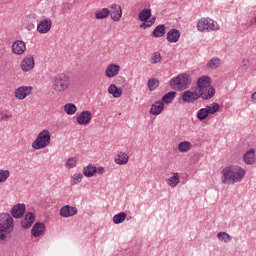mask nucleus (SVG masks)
Returning <instances> with one entry per match:
<instances>
[{"label": "nucleus", "instance_id": "obj_49", "mask_svg": "<svg viewBox=\"0 0 256 256\" xmlns=\"http://www.w3.org/2000/svg\"><path fill=\"white\" fill-rule=\"evenodd\" d=\"M251 100L256 103V91L252 94Z\"/></svg>", "mask_w": 256, "mask_h": 256}, {"label": "nucleus", "instance_id": "obj_12", "mask_svg": "<svg viewBox=\"0 0 256 256\" xmlns=\"http://www.w3.org/2000/svg\"><path fill=\"white\" fill-rule=\"evenodd\" d=\"M79 213L77 207L66 205L60 209V216L64 218L75 217Z\"/></svg>", "mask_w": 256, "mask_h": 256}, {"label": "nucleus", "instance_id": "obj_14", "mask_svg": "<svg viewBox=\"0 0 256 256\" xmlns=\"http://www.w3.org/2000/svg\"><path fill=\"white\" fill-rule=\"evenodd\" d=\"M199 98V91L192 92L191 90H187L182 95V101L184 103H193L194 101H197Z\"/></svg>", "mask_w": 256, "mask_h": 256}, {"label": "nucleus", "instance_id": "obj_7", "mask_svg": "<svg viewBox=\"0 0 256 256\" xmlns=\"http://www.w3.org/2000/svg\"><path fill=\"white\" fill-rule=\"evenodd\" d=\"M35 68V58L31 54H27L20 64V69L24 73H28V71H32Z\"/></svg>", "mask_w": 256, "mask_h": 256}, {"label": "nucleus", "instance_id": "obj_45", "mask_svg": "<svg viewBox=\"0 0 256 256\" xmlns=\"http://www.w3.org/2000/svg\"><path fill=\"white\" fill-rule=\"evenodd\" d=\"M249 60H242V62H241V67H242V69H249Z\"/></svg>", "mask_w": 256, "mask_h": 256}, {"label": "nucleus", "instance_id": "obj_37", "mask_svg": "<svg viewBox=\"0 0 256 256\" xmlns=\"http://www.w3.org/2000/svg\"><path fill=\"white\" fill-rule=\"evenodd\" d=\"M220 66H221V59L219 58H212L207 63L208 69H218V67Z\"/></svg>", "mask_w": 256, "mask_h": 256}, {"label": "nucleus", "instance_id": "obj_26", "mask_svg": "<svg viewBox=\"0 0 256 256\" xmlns=\"http://www.w3.org/2000/svg\"><path fill=\"white\" fill-rule=\"evenodd\" d=\"M138 19L142 23L149 21V19H151V9L145 8V9L141 10L138 14Z\"/></svg>", "mask_w": 256, "mask_h": 256}, {"label": "nucleus", "instance_id": "obj_29", "mask_svg": "<svg viewBox=\"0 0 256 256\" xmlns=\"http://www.w3.org/2000/svg\"><path fill=\"white\" fill-rule=\"evenodd\" d=\"M110 13L111 10H109L108 8H101L95 12V17L96 19H107Z\"/></svg>", "mask_w": 256, "mask_h": 256}, {"label": "nucleus", "instance_id": "obj_42", "mask_svg": "<svg viewBox=\"0 0 256 256\" xmlns=\"http://www.w3.org/2000/svg\"><path fill=\"white\" fill-rule=\"evenodd\" d=\"M65 167H66V169H73L74 167H77V159H75L73 157L69 158L66 161Z\"/></svg>", "mask_w": 256, "mask_h": 256}, {"label": "nucleus", "instance_id": "obj_35", "mask_svg": "<svg viewBox=\"0 0 256 256\" xmlns=\"http://www.w3.org/2000/svg\"><path fill=\"white\" fill-rule=\"evenodd\" d=\"M219 109H221V106L217 102H214V103L206 106L208 115H215V113H217V111H219Z\"/></svg>", "mask_w": 256, "mask_h": 256}, {"label": "nucleus", "instance_id": "obj_32", "mask_svg": "<svg viewBox=\"0 0 256 256\" xmlns=\"http://www.w3.org/2000/svg\"><path fill=\"white\" fill-rule=\"evenodd\" d=\"M176 96V91H170L162 97V103H166V105H169V103H173V99H175Z\"/></svg>", "mask_w": 256, "mask_h": 256}, {"label": "nucleus", "instance_id": "obj_34", "mask_svg": "<svg viewBox=\"0 0 256 256\" xmlns=\"http://www.w3.org/2000/svg\"><path fill=\"white\" fill-rule=\"evenodd\" d=\"M64 111L67 115H75L77 113V106L73 103H67L64 105Z\"/></svg>", "mask_w": 256, "mask_h": 256}, {"label": "nucleus", "instance_id": "obj_28", "mask_svg": "<svg viewBox=\"0 0 256 256\" xmlns=\"http://www.w3.org/2000/svg\"><path fill=\"white\" fill-rule=\"evenodd\" d=\"M179 173H172V176L170 178H168L166 180L167 185H169V187H176L179 185Z\"/></svg>", "mask_w": 256, "mask_h": 256}, {"label": "nucleus", "instance_id": "obj_13", "mask_svg": "<svg viewBox=\"0 0 256 256\" xmlns=\"http://www.w3.org/2000/svg\"><path fill=\"white\" fill-rule=\"evenodd\" d=\"M51 27H53V23L50 19H45L39 22L37 25L38 33L45 34L51 31Z\"/></svg>", "mask_w": 256, "mask_h": 256}, {"label": "nucleus", "instance_id": "obj_5", "mask_svg": "<svg viewBox=\"0 0 256 256\" xmlns=\"http://www.w3.org/2000/svg\"><path fill=\"white\" fill-rule=\"evenodd\" d=\"M191 83V79L187 74H179L177 77L170 80V86L172 89H187Z\"/></svg>", "mask_w": 256, "mask_h": 256}, {"label": "nucleus", "instance_id": "obj_23", "mask_svg": "<svg viewBox=\"0 0 256 256\" xmlns=\"http://www.w3.org/2000/svg\"><path fill=\"white\" fill-rule=\"evenodd\" d=\"M164 109L165 103H163L162 101H156L154 104L151 105L149 113L150 115H161Z\"/></svg>", "mask_w": 256, "mask_h": 256}, {"label": "nucleus", "instance_id": "obj_6", "mask_svg": "<svg viewBox=\"0 0 256 256\" xmlns=\"http://www.w3.org/2000/svg\"><path fill=\"white\" fill-rule=\"evenodd\" d=\"M198 31H219V24L211 18H201L197 23Z\"/></svg>", "mask_w": 256, "mask_h": 256}, {"label": "nucleus", "instance_id": "obj_18", "mask_svg": "<svg viewBox=\"0 0 256 256\" xmlns=\"http://www.w3.org/2000/svg\"><path fill=\"white\" fill-rule=\"evenodd\" d=\"M25 204H16L13 206L11 215L14 219H21L25 215Z\"/></svg>", "mask_w": 256, "mask_h": 256}, {"label": "nucleus", "instance_id": "obj_40", "mask_svg": "<svg viewBox=\"0 0 256 256\" xmlns=\"http://www.w3.org/2000/svg\"><path fill=\"white\" fill-rule=\"evenodd\" d=\"M11 172L9 170L0 169V183H5L9 179Z\"/></svg>", "mask_w": 256, "mask_h": 256}, {"label": "nucleus", "instance_id": "obj_19", "mask_svg": "<svg viewBox=\"0 0 256 256\" xmlns=\"http://www.w3.org/2000/svg\"><path fill=\"white\" fill-rule=\"evenodd\" d=\"M181 37V32L178 29L172 28L167 32V42L168 43H177Z\"/></svg>", "mask_w": 256, "mask_h": 256}, {"label": "nucleus", "instance_id": "obj_8", "mask_svg": "<svg viewBox=\"0 0 256 256\" xmlns=\"http://www.w3.org/2000/svg\"><path fill=\"white\" fill-rule=\"evenodd\" d=\"M33 92L32 86H20L14 91V97L19 99V101H23L27 96L31 95Z\"/></svg>", "mask_w": 256, "mask_h": 256}, {"label": "nucleus", "instance_id": "obj_16", "mask_svg": "<svg viewBox=\"0 0 256 256\" xmlns=\"http://www.w3.org/2000/svg\"><path fill=\"white\" fill-rule=\"evenodd\" d=\"M198 95L199 98H202L204 101L213 99V97H215V88L213 86L205 88L204 90L198 91Z\"/></svg>", "mask_w": 256, "mask_h": 256}, {"label": "nucleus", "instance_id": "obj_38", "mask_svg": "<svg viewBox=\"0 0 256 256\" xmlns=\"http://www.w3.org/2000/svg\"><path fill=\"white\" fill-rule=\"evenodd\" d=\"M196 117L199 121H205V119L209 117V111L207 110V108H201L197 111Z\"/></svg>", "mask_w": 256, "mask_h": 256}, {"label": "nucleus", "instance_id": "obj_20", "mask_svg": "<svg viewBox=\"0 0 256 256\" xmlns=\"http://www.w3.org/2000/svg\"><path fill=\"white\" fill-rule=\"evenodd\" d=\"M197 91H203L211 87V78L209 76H202L197 80Z\"/></svg>", "mask_w": 256, "mask_h": 256}, {"label": "nucleus", "instance_id": "obj_10", "mask_svg": "<svg viewBox=\"0 0 256 256\" xmlns=\"http://www.w3.org/2000/svg\"><path fill=\"white\" fill-rule=\"evenodd\" d=\"M93 119V113L91 111L86 110L82 111L76 118L78 125H89L91 120Z\"/></svg>", "mask_w": 256, "mask_h": 256}, {"label": "nucleus", "instance_id": "obj_46", "mask_svg": "<svg viewBox=\"0 0 256 256\" xmlns=\"http://www.w3.org/2000/svg\"><path fill=\"white\" fill-rule=\"evenodd\" d=\"M155 21H156V18L155 17H152L150 20H148V25L150 27H153V25H155Z\"/></svg>", "mask_w": 256, "mask_h": 256}, {"label": "nucleus", "instance_id": "obj_3", "mask_svg": "<svg viewBox=\"0 0 256 256\" xmlns=\"http://www.w3.org/2000/svg\"><path fill=\"white\" fill-rule=\"evenodd\" d=\"M51 83L53 91L65 93L71 87V78L65 73H60L52 78Z\"/></svg>", "mask_w": 256, "mask_h": 256}, {"label": "nucleus", "instance_id": "obj_27", "mask_svg": "<svg viewBox=\"0 0 256 256\" xmlns=\"http://www.w3.org/2000/svg\"><path fill=\"white\" fill-rule=\"evenodd\" d=\"M165 33H167L165 25L160 24L155 27V29L152 32V35H153V37L159 38V37H163L165 35Z\"/></svg>", "mask_w": 256, "mask_h": 256}, {"label": "nucleus", "instance_id": "obj_21", "mask_svg": "<svg viewBox=\"0 0 256 256\" xmlns=\"http://www.w3.org/2000/svg\"><path fill=\"white\" fill-rule=\"evenodd\" d=\"M243 161L246 165H255L256 164V155L255 149H250L245 152L243 155Z\"/></svg>", "mask_w": 256, "mask_h": 256}, {"label": "nucleus", "instance_id": "obj_47", "mask_svg": "<svg viewBox=\"0 0 256 256\" xmlns=\"http://www.w3.org/2000/svg\"><path fill=\"white\" fill-rule=\"evenodd\" d=\"M148 27H151V26L149 25V22H144V23H142V24L140 25V29H147Z\"/></svg>", "mask_w": 256, "mask_h": 256}, {"label": "nucleus", "instance_id": "obj_39", "mask_svg": "<svg viewBox=\"0 0 256 256\" xmlns=\"http://www.w3.org/2000/svg\"><path fill=\"white\" fill-rule=\"evenodd\" d=\"M147 85H148L149 91H155V89L159 87V79L151 78L148 80Z\"/></svg>", "mask_w": 256, "mask_h": 256}, {"label": "nucleus", "instance_id": "obj_33", "mask_svg": "<svg viewBox=\"0 0 256 256\" xmlns=\"http://www.w3.org/2000/svg\"><path fill=\"white\" fill-rule=\"evenodd\" d=\"M217 239L222 243H229L230 241H233V237L227 232H218Z\"/></svg>", "mask_w": 256, "mask_h": 256}, {"label": "nucleus", "instance_id": "obj_48", "mask_svg": "<svg viewBox=\"0 0 256 256\" xmlns=\"http://www.w3.org/2000/svg\"><path fill=\"white\" fill-rule=\"evenodd\" d=\"M96 172L99 173L100 175H103V173H105V168L98 167V168H96Z\"/></svg>", "mask_w": 256, "mask_h": 256}, {"label": "nucleus", "instance_id": "obj_24", "mask_svg": "<svg viewBox=\"0 0 256 256\" xmlns=\"http://www.w3.org/2000/svg\"><path fill=\"white\" fill-rule=\"evenodd\" d=\"M108 93L114 97V99H119L123 95V88L117 87L115 84H110L108 87Z\"/></svg>", "mask_w": 256, "mask_h": 256}, {"label": "nucleus", "instance_id": "obj_30", "mask_svg": "<svg viewBox=\"0 0 256 256\" xmlns=\"http://www.w3.org/2000/svg\"><path fill=\"white\" fill-rule=\"evenodd\" d=\"M193 145L189 141H183L178 144V151L180 153H189V150L192 149Z\"/></svg>", "mask_w": 256, "mask_h": 256}, {"label": "nucleus", "instance_id": "obj_1", "mask_svg": "<svg viewBox=\"0 0 256 256\" xmlns=\"http://www.w3.org/2000/svg\"><path fill=\"white\" fill-rule=\"evenodd\" d=\"M245 170L240 166H227L221 171V182L224 185H235V183H241L243 177H245Z\"/></svg>", "mask_w": 256, "mask_h": 256}, {"label": "nucleus", "instance_id": "obj_4", "mask_svg": "<svg viewBox=\"0 0 256 256\" xmlns=\"http://www.w3.org/2000/svg\"><path fill=\"white\" fill-rule=\"evenodd\" d=\"M49 145H51V132L45 129L39 132L36 139L32 142V149L37 151L39 149H45V147H49Z\"/></svg>", "mask_w": 256, "mask_h": 256}, {"label": "nucleus", "instance_id": "obj_43", "mask_svg": "<svg viewBox=\"0 0 256 256\" xmlns=\"http://www.w3.org/2000/svg\"><path fill=\"white\" fill-rule=\"evenodd\" d=\"M73 185H79L83 181V175L81 173H76L71 177Z\"/></svg>", "mask_w": 256, "mask_h": 256}, {"label": "nucleus", "instance_id": "obj_36", "mask_svg": "<svg viewBox=\"0 0 256 256\" xmlns=\"http://www.w3.org/2000/svg\"><path fill=\"white\" fill-rule=\"evenodd\" d=\"M125 219H127V214L125 212H120L119 214L114 215L113 223H115V225H119L123 223Z\"/></svg>", "mask_w": 256, "mask_h": 256}, {"label": "nucleus", "instance_id": "obj_41", "mask_svg": "<svg viewBox=\"0 0 256 256\" xmlns=\"http://www.w3.org/2000/svg\"><path fill=\"white\" fill-rule=\"evenodd\" d=\"M150 63H152L153 65H157V63H161V53L154 52L150 59Z\"/></svg>", "mask_w": 256, "mask_h": 256}, {"label": "nucleus", "instance_id": "obj_22", "mask_svg": "<svg viewBox=\"0 0 256 256\" xmlns=\"http://www.w3.org/2000/svg\"><path fill=\"white\" fill-rule=\"evenodd\" d=\"M33 223H35V214L28 212L21 221V227L22 229H29Z\"/></svg>", "mask_w": 256, "mask_h": 256}, {"label": "nucleus", "instance_id": "obj_15", "mask_svg": "<svg viewBox=\"0 0 256 256\" xmlns=\"http://www.w3.org/2000/svg\"><path fill=\"white\" fill-rule=\"evenodd\" d=\"M119 71H121V66L117 64H110L105 70V75L108 79H113V77H117V75H119Z\"/></svg>", "mask_w": 256, "mask_h": 256}, {"label": "nucleus", "instance_id": "obj_9", "mask_svg": "<svg viewBox=\"0 0 256 256\" xmlns=\"http://www.w3.org/2000/svg\"><path fill=\"white\" fill-rule=\"evenodd\" d=\"M110 17L112 21H115L116 23L121 21V17H123V9H121V5L112 4L110 6Z\"/></svg>", "mask_w": 256, "mask_h": 256}, {"label": "nucleus", "instance_id": "obj_31", "mask_svg": "<svg viewBox=\"0 0 256 256\" xmlns=\"http://www.w3.org/2000/svg\"><path fill=\"white\" fill-rule=\"evenodd\" d=\"M96 173H97V167H95L94 165L90 164L83 168V175L85 177H93V175H95Z\"/></svg>", "mask_w": 256, "mask_h": 256}, {"label": "nucleus", "instance_id": "obj_11", "mask_svg": "<svg viewBox=\"0 0 256 256\" xmlns=\"http://www.w3.org/2000/svg\"><path fill=\"white\" fill-rule=\"evenodd\" d=\"M27 51V44L23 40H16L12 44V53L14 55H23Z\"/></svg>", "mask_w": 256, "mask_h": 256}, {"label": "nucleus", "instance_id": "obj_25", "mask_svg": "<svg viewBox=\"0 0 256 256\" xmlns=\"http://www.w3.org/2000/svg\"><path fill=\"white\" fill-rule=\"evenodd\" d=\"M115 163H117V165H127V163H129V155L125 152H120L115 158Z\"/></svg>", "mask_w": 256, "mask_h": 256}, {"label": "nucleus", "instance_id": "obj_17", "mask_svg": "<svg viewBox=\"0 0 256 256\" xmlns=\"http://www.w3.org/2000/svg\"><path fill=\"white\" fill-rule=\"evenodd\" d=\"M45 224L41 222H37L34 224V226L31 229V234L33 237H43L45 235Z\"/></svg>", "mask_w": 256, "mask_h": 256}, {"label": "nucleus", "instance_id": "obj_2", "mask_svg": "<svg viewBox=\"0 0 256 256\" xmlns=\"http://www.w3.org/2000/svg\"><path fill=\"white\" fill-rule=\"evenodd\" d=\"M15 229V221L9 213H0V243H7Z\"/></svg>", "mask_w": 256, "mask_h": 256}, {"label": "nucleus", "instance_id": "obj_44", "mask_svg": "<svg viewBox=\"0 0 256 256\" xmlns=\"http://www.w3.org/2000/svg\"><path fill=\"white\" fill-rule=\"evenodd\" d=\"M9 119H13V114H11V112L2 114L0 117V121H9Z\"/></svg>", "mask_w": 256, "mask_h": 256}]
</instances>
